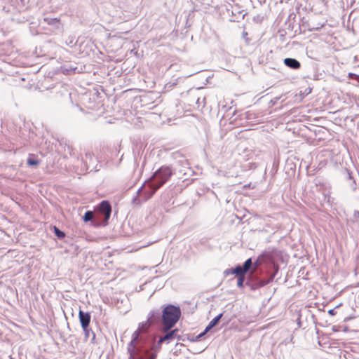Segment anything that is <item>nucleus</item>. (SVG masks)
Returning a JSON list of instances; mask_svg holds the SVG:
<instances>
[{
	"label": "nucleus",
	"instance_id": "f257e3e1",
	"mask_svg": "<svg viewBox=\"0 0 359 359\" xmlns=\"http://www.w3.org/2000/svg\"><path fill=\"white\" fill-rule=\"evenodd\" d=\"M172 175V170L168 166H163L160 168L154 174L151 179L144 184L139 191H144L147 195L144 201L150 198L164 184Z\"/></svg>",
	"mask_w": 359,
	"mask_h": 359
},
{
	"label": "nucleus",
	"instance_id": "f03ea898",
	"mask_svg": "<svg viewBox=\"0 0 359 359\" xmlns=\"http://www.w3.org/2000/svg\"><path fill=\"white\" fill-rule=\"evenodd\" d=\"M181 316L180 307L173 305L167 306L162 312V331L168 332L177 323Z\"/></svg>",
	"mask_w": 359,
	"mask_h": 359
},
{
	"label": "nucleus",
	"instance_id": "7ed1b4c3",
	"mask_svg": "<svg viewBox=\"0 0 359 359\" xmlns=\"http://www.w3.org/2000/svg\"><path fill=\"white\" fill-rule=\"evenodd\" d=\"M178 329H175L172 330H168V332H165L166 334L165 336L160 337L158 344H157V351H159L161 348V344L163 342L165 341H170L173 340L176 336L178 334Z\"/></svg>",
	"mask_w": 359,
	"mask_h": 359
},
{
	"label": "nucleus",
	"instance_id": "20e7f679",
	"mask_svg": "<svg viewBox=\"0 0 359 359\" xmlns=\"http://www.w3.org/2000/svg\"><path fill=\"white\" fill-rule=\"evenodd\" d=\"M98 210L100 213L104 215L105 221L107 222L111 212V207L110 203L107 201H102L99 205Z\"/></svg>",
	"mask_w": 359,
	"mask_h": 359
},
{
	"label": "nucleus",
	"instance_id": "39448f33",
	"mask_svg": "<svg viewBox=\"0 0 359 359\" xmlns=\"http://www.w3.org/2000/svg\"><path fill=\"white\" fill-rule=\"evenodd\" d=\"M79 318L81 327L84 331H86L90 323V314L88 312L84 313L80 310L79 312Z\"/></svg>",
	"mask_w": 359,
	"mask_h": 359
},
{
	"label": "nucleus",
	"instance_id": "423d86ee",
	"mask_svg": "<svg viewBox=\"0 0 359 359\" xmlns=\"http://www.w3.org/2000/svg\"><path fill=\"white\" fill-rule=\"evenodd\" d=\"M284 64L294 69H297L300 68L301 65L299 61L294 58H285L284 60Z\"/></svg>",
	"mask_w": 359,
	"mask_h": 359
},
{
	"label": "nucleus",
	"instance_id": "0eeeda50",
	"mask_svg": "<svg viewBox=\"0 0 359 359\" xmlns=\"http://www.w3.org/2000/svg\"><path fill=\"white\" fill-rule=\"evenodd\" d=\"M222 314H219L215 318H214L209 323V325L205 328V331L200 334L198 336V338H200L201 337L203 336L209 330H210L212 327H213L215 325L217 324L220 318H222Z\"/></svg>",
	"mask_w": 359,
	"mask_h": 359
},
{
	"label": "nucleus",
	"instance_id": "6e6552de",
	"mask_svg": "<svg viewBox=\"0 0 359 359\" xmlns=\"http://www.w3.org/2000/svg\"><path fill=\"white\" fill-rule=\"evenodd\" d=\"M150 325L151 323L149 320H147L145 322L140 323L139 327L135 333H137V335H138L140 333L146 332L149 327H150Z\"/></svg>",
	"mask_w": 359,
	"mask_h": 359
},
{
	"label": "nucleus",
	"instance_id": "1a4fd4ad",
	"mask_svg": "<svg viewBox=\"0 0 359 359\" xmlns=\"http://www.w3.org/2000/svg\"><path fill=\"white\" fill-rule=\"evenodd\" d=\"M229 273L231 274H235L237 277L245 276V271L241 266H237L234 269H231L229 270Z\"/></svg>",
	"mask_w": 359,
	"mask_h": 359
},
{
	"label": "nucleus",
	"instance_id": "9d476101",
	"mask_svg": "<svg viewBox=\"0 0 359 359\" xmlns=\"http://www.w3.org/2000/svg\"><path fill=\"white\" fill-rule=\"evenodd\" d=\"M157 357L156 353L151 352L147 350L143 356L139 357L138 359H156Z\"/></svg>",
	"mask_w": 359,
	"mask_h": 359
},
{
	"label": "nucleus",
	"instance_id": "9b49d317",
	"mask_svg": "<svg viewBox=\"0 0 359 359\" xmlns=\"http://www.w3.org/2000/svg\"><path fill=\"white\" fill-rule=\"evenodd\" d=\"M34 156H35L34 154L29 155V158H27V165H31V166H36L39 164V161L35 159L34 158Z\"/></svg>",
	"mask_w": 359,
	"mask_h": 359
},
{
	"label": "nucleus",
	"instance_id": "f8f14e48",
	"mask_svg": "<svg viewBox=\"0 0 359 359\" xmlns=\"http://www.w3.org/2000/svg\"><path fill=\"white\" fill-rule=\"evenodd\" d=\"M252 266V259L249 258L244 262L243 269H244V271H245V273H246L248 271H249L250 269V268Z\"/></svg>",
	"mask_w": 359,
	"mask_h": 359
},
{
	"label": "nucleus",
	"instance_id": "ddd939ff",
	"mask_svg": "<svg viewBox=\"0 0 359 359\" xmlns=\"http://www.w3.org/2000/svg\"><path fill=\"white\" fill-rule=\"evenodd\" d=\"M262 264L261 257H259L252 264V271L250 272L251 274L255 273L259 266Z\"/></svg>",
	"mask_w": 359,
	"mask_h": 359
},
{
	"label": "nucleus",
	"instance_id": "4468645a",
	"mask_svg": "<svg viewBox=\"0 0 359 359\" xmlns=\"http://www.w3.org/2000/svg\"><path fill=\"white\" fill-rule=\"evenodd\" d=\"M53 230H54V233L55 234V236L58 238H63L65 237V233L60 231L57 227H56L55 226L53 227Z\"/></svg>",
	"mask_w": 359,
	"mask_h": 359
},
{
	"label": "nucleus",
	"instance_id": "2eb2a0df",
	"mask_svg": "<svg viewBox=\"0 0 359 359\" xmlns=\"http://www.w3.org/2000/svg\"><path fill=\"white\" fill-rule=\"evenodd\" d=\"M93 218V212L92 211H87L83 217V219L84 222H88L90 220H91Z\"/></svg>",
	"mask_w": 359,
	"mask_h": 359
},
{
	"label": "nucleus",
	"instance_id": "dca6fc26",
	"mask_svg": "<svg viewBox=\"0 0 359 359\" xmlns=\"http://www.w3.org/2000/svg\"><path fill=\"white\" fill-rule=\"evenodd\" d=\"M237 278H238V281H237L238 287H243V282L245 280V276H240V277H237Z\"/></svg>",
	"mask_w": 359,
	"mask_h": 359
},
{
	"label": "nucleus",
	"instance_id": "f3484780",
	"mask_svg": "<svg viewBox=\"0 0 359 359\" xmlns=\"http://www.w3.org/2000/svg\"><path fill=\"white\" fill-rule=\"evenodd\" d=\"M328 313L331 316H334V315H335V311L334 309H330L328 311Z\"/></svg>",
	"mask_w": 359,
	"mask_h": 359
}]
</instances>
